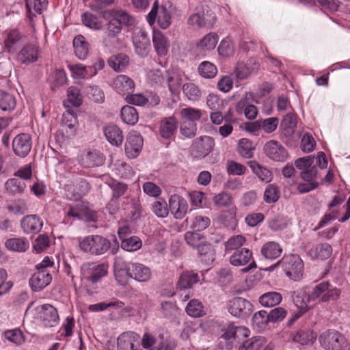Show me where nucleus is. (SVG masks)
I'll return each instance as SVG.
<instances>
[{
  "label": "nucleus",
  "instance_id": "1",
  "mask_svg": "<svg viewBox=\"0 0 350 350\" xmlns=\"http://www.w3.org/2000/svg\"><path fill=\"white\" fill-rule=\"evenodd\" d=\"M114 245H112L111 241L107 238L100 235H90L84 237L79 241V245L80 249L84 252L92 255L100 256L105 254L110 250L112 255L117 254L119 250V243L115 237Z\"/></svg>",
  "mask_w": 350,
  "mask_h": 350
},
{
  "label": "nucleus",
  "instance_id": "2",
  "mask_svg": "<svg viewBox=\"0 0 350 350\" xmlns=\"http://www.w3.org/2000/svg\"><path fill=\"white\" fill-rule=\"evenodd\" d=\"M281 266L285 274L289 278L297 281L303 275L304 262L297 254L285 255L278 261L274 267Z\"/></svg>",
  "mask_w": 350,
  "mask_h": 350
},
{
  "label": "nucleus",
  "instance_id": "3",
  "mask_svg": "<svg viewBox=\"0 0 350 350\" xmlns=\"http://www.w3.org/2000/svg\"><path fill=\"white\" fill-rule=\"evenodd\" d=\"M319 340L325 350H345L349 345L346 337L336 329H328L323 332Z\"/></svg>",
  "mask_w": 350,
  "mask_h": 350
},
{
  "label": "nucleus",
  "instance_id": "4",
  "mask_svg": "<svg viewBox=\"0 0 350 350\" xmlns=\"http://www.w3.org/2000/svg\"><path fill=\"white\" fill-rule=\"evenodd\" d=\"M172 10L173 5L170 1L163 3L160 10H159L158 1H154L150 12L148 14L149 24H154L157 17V23L159 27L163 29H167L171 24V12Z\"/></svg>",
  "mask_w": 350,
  "mask_h": 350
},
{
  "label": "nucleus",
  "instance_id": "5",
  "mask_svg": "<svg viewBox=\"0 0 350 350\" xmlns=\"http://www.w3.org/2000/svg\"><path fill=\"white\" fill-rule=\"evenodd\" d=\"M340 295V291L333 288L327 282H322L316 285L310 293L308 294L307 301H315L321 297L322 302L336 300Z\"/></svg>",
  "mask_w": 350,
  "mask_h": 350
},
{
  "label": "nucleus",
  "instance_id": "6",
  "mask_svg": "<svg viewBox=\"0 0 350 350\" xmlns=\"http://www.w3.org/2000/svg\"><path fill=\"white\" fill-rule=\"evenodd\" d=\"M108 268L109 266L106 263L85 262L81 266V275L85 280L92 283H97L101 278L107 275Z\"/></svg>",
  "mask_w": 350,
  "mask_h": 350
},
{
  "label": "nucleus",
  "instance_id": "7",
  "mask_svg": "<svg viewBox=\"0 0 350 350\" xmlns=\"http://www.w3.org/2000/svg\"><path fill=\"white\" fill-rule=\"evenodd\" d=\"M215 146V140L212 137L204 135L193 141L190 147L191 155L197 159H202L208 155Z\"/></svg>",
  "mask_w": 350,
  "mask_h": 350
},
{
  "label": "nucleus",
  "instance_id": "8",
  "mask_svg": "<svg viewBox=\"0 0 350 350\" xmlns=\"http://www.w3.org/2000/svg\"><path fill=\"white\" fill-rule=\"evenodd\" d=\"M228 312L234 317L238 318H246L249 317L254 310L252 304L245 298L235 297L228 302Z\"/></svg>",
  "mask_w": 350,
  "mask_h": 350
},
{
  "label": "nucleus",
  "instance_id": "9",
  "mask_svg": "<svg viewBox=\"0 0 350 350\" xmlns=\"http://www.w3.org/2000/svg\"><path fill=\"white\" fill-rule=\"evenodd\" d=\"M66 217H72L76 219H88L94 221L96 217L95 213L90 211L87 206V203L76 200L73 204H69L66 206Z\"/></svg>",
  "mask_w": 350,
  "mask_h": 350
},
{
  "label": "nucleus",
  "instance_id": "10",
  "mask_svg": "<svg viewBox=\"0 0 350 350\" xmlns=\"http://www.w3.org/2000/svg\"><path fill=\"white\" fill-rule=\"evenodd\" d=\"M263 152L268 158L275 161L283 162L288 157L285 147L275 140L266 142L263 146Z\"/></svg>",
  "mask_w": 350,
  "mask_h": 350
},
{
  "label": "nucleus",
  "instance_id": "11",
  "mask_svg": "<svg viewBox=\"0 0 350 350\" xmlns=\"http://www.w3.org/2000/svg\"><path fill=\"white\" fill-rule=\"evenodd\" d=\"M12 145L14 154L24 158L28 155L31 149V137L27 133L18 134L12 140Z\"/></svg>",
  "mask_w": 350,
  "mask_h": 350
},
{
  "label": "nucleus",
  "instance_id": "12",
  "mask_svg": "<svg viewBox=\"0 0 350 350\" xmlns=\"http://www.w3.org/2000/svg\"><path fill=\"white\" fill-rule=\"evenodd\" d=\"M169 209L175 219H182L188 211L187 202L179 195H172L169 199Z\"/></svg>",
  "mask_w": 350,
  "mask_h": 350
},
{
  "label": "nucleus",
  "instance_id": "13",
  "mask_svg": "<svg viewBox=\"0 0 350 350\" xmlns=\"http://www.w3.org/2000/svg\"><path fill=\"white\" fill-rule=\"evenodd\" d=\"M143 137L137 133H130L125 143V152L129 158H135L139 154L143 146Z\"/></svg>",
  "mask_w": 350,
  "mask_h": 350
},
{
  "label": "nucleus",
  "instance_id": "14",
  "mask_svg": "<svg viewBox=\"0 0 350 350\" xmlns=\"http://www.w3.org/2000/svg\"><path fill=\"white\" fill-rule=\"evenodd\" d=\"M215 15L210 11H206V12L193 14L189 17L187 23L193 28H202L212 26L215 23Z\"/></svg>",
  "mask_w": 350,
  "mask_h": 350
},
{
  "label": "nucleus",
  "instance_id": "15",
  "mask_svg": "<svg viewBox=\"0 0 350 350\" xmlns=\"http://www.w3.org/2000/svg\"><path fill=\"white\" fill-rule=\"evenodd\" d=\"M128 278L139 282H148L152 277V271L149 267L139 262H132Z\"/></svg>",
  "mask_w": 350,
  "mask_h": 350
},
{
  "label": "nucleus",
  "instance_id": "16",
  "mask_svg": "<svg viewBox=\"0 0 350 350\" xmlns=\"http://www.w3.org/2000/svg\"><path fill=\"white\" fill-rule=\"evenodd\" d=\"M43 226L42 219L37 215H28L21 220V227L26 234L38 233Z\"/></svg>",
  "mask_w": 350,
  "mask_h": 350
},
{
  "label": "nucleus",
  "instance_id": "17",
  "mask_svg": "<svg viewBox=\"0 0 350 350\" xmlns=\"http://www.w3.org/2000/svg\"><path fill=\"white\" fill-rule=\"evenodd\" d=\"M104 162L103 154L97 150H92L83 153L80 159L81 165L86 168L100 166Z\"/></svg>",
  "mask_w": 350,
  "mask_h": 350
},
{
  "label": "nucleus",
  "instance_id": "18",
  "mask_svg": "<svg viewBox=\"0 0 350 350\" xmlns=\"http://www.w3.org/2000/svg\"><path fill=\"white\" fill-rule=\"evenodd\" d=\"M51 280V274L46 270H40L31 277L29 285L33 291H40L47 286Z\"/></svg>",
  "mask_w": 350,
  "mask_h": 350
},
{
  "label": "nucleus",
  "instance_id": "19",
  "mask_svg": "<svg viewBox=\"0 0 350 350\" xmlns=\"http://www.w3.org/2000/svg\"><path fill=\"white\" fill-rule=\"evenodd\" d=\"M113 88L119 94L129 95L134 92L135 83L126 75H118L113 81Z\"/></svg>",
  "mask_w": 350,
  "mask_h": 350
},
{
  "label": "nucleus",
  "instance_id": "20",
  "mask_svg": "<svg viewBox=\"0 0 350 350\" xmlns=\"http://www.w3.org/2000/svg\"><path fill=\"white\" fill-rule=\"evenodd\" d=\"M131 263L125 260L121 256H116L114 258L113 269L116 278L118 282H123L128 279L131 270Z\"/></svg>",
  "mask_w": 350,
  "mask_h": 350
},
{
  "label": "nucleus",
  "instance_id": "21",
  "mask_svg": "<svg viewBox=\"0 0 350 350\" xmlns=\"http://www.w3.org/2000/svg\"><path fill=\"white\" fill-rule=\"evenodd\" d=\"M177 127L178 122L175 118H165L160 122L159 135L163 139H170L174 137Z\"/></svg>",
  "mask_w": 350,
  "mask_h": 350
},
{
  "label": "nucleus",
  "instance_id": "22",
  "mask_svg": "<svg viewBox=\"0 0 350 350\" xmlns=\"http://www.w3.org/2000/svg\"><path fill=\"white\" fill-rule=\"evenodd\" d=\"M139 338L140 336L135 332H124L118 338V349L137 350L135 349L134 342H138Z\"/></svg>",
  "mask_w": 350,
  "mask_h": 350
},
{
  "label": "nucleus",
  "instance_id": "23",
  "mask_svg": "<svg viewBox=\"0 0 350 350\" xmlns=\"http://www.w3.org/2000/svg\"><path fill=\"white\" fill-rule=\"evenodd\" d=\"M41 318L46 327L56 325L59 319L57 309L51 304L42 306Z\"/></svg>",
  "mask_w": 350,
  "mask_h": 350
},
{
  "label": "nucleus",
  "instance_id": "24",
  "mask_svg": "<svg viewBox=\"0 0 350 350\" xmlns=\"http://www.w3.org/2000/svg\"><path fill=\"white\" fill-rule=\"evenodd\" d=\"M252 252L247 248L236 250L229 258L230 263L234 266H244L252 260Z\"/></svg>",
  "mask_w": 350,
  "mask_h": 350
},
{
  "label": "nucleus",
  "instance_id": "25",
  "mask_svg": "<svg viewBox=\"0 0 350 350\" xmlns=\"http://www.w3.org/2000/svg\"><path fill=\"white\" fill-rule=\"evenodd\" d=\"M200 281L198 274L193 271H183L178 280L176 288L179 290H185L192 286Z\"/></svg>",
  "mask_w": 350,
  "mask_h": 350
},
{
  "label": "nucleus",
  "instance_id": "26",
  "mask_svg": "<svg viewBox=\"0 0 350 350\" xmlns=\"http://www.w3.org/2000/svg\"><path fill=\"white\" fill-rule=\"evenodd\" d=\"M105 136L107 141L112 145L118 146L123 142L122 131L115 124H109L103 129Z\"/></svg>",
  "mask_w": 350,
  "mask_h": 350
},
{
  "label": "nucleus",
  "instance_id": "27",
  "mask_svg": "<svg viewBox=\"0 0 350 350\" xmlns=\"http://www.w3.org/2000/svg\"><path fill=\"white\" fill-rule=\"evenodd\" d=\"M332 253V246L327 243H319L316 245H314L308 251V255L312 259H327L331 256Z\"/></svg>",
  "mask_w": 350,
  "mask_h": 350
},
{
  "label": "nucleus",
  "instance_id": "28",
  "mask_svg": "<svg viewBox=\"0 0 350 350\" xmlns=\"http://www.w3.org/2000/svg\"><path fill=\"white\" fill-rule=\"evenodd\" d=\"M38 53L36 45H24L18 54V59L23 64L33 62L38 59Z\"/></svg>",
  "mask_w": 350,
  "mask_h": 350
},
{
  "label": "nucleus",
  "instance_id": "29",
  "mask_svg": "<svg viewBox=\"0 0 350 350\" xmlns=\"http://www.w3.org/2000/svg\"><path fill=\"white\" fill-rule=\"evenodd\" d=\"M201 261L207 265L211 264L215 259V252L211 243L206 240L197 249Z\"/></svg>",
  "mask_w": 350,
  "mask_h": 350
},
{
  "label": "nucleus",
  "instance_id": "30",
  "mask_svg": "<svg viewBox=\"0 0 350 350\" xmlns=\"http://www.w3.org/2000/svg\"><path fill=\"white\" fill-rule=\"evenodd\" d=\"M282 252V247L275 241L265 243L260 250L261 254L267 259H275L281 255Z\"/></svg>",
  "mask_w": 350,
  "mask_h": 350
},
{
  "label": "nucleus",
  "instance_id": "31",
  "mask_svg": "<svg viewBox=\"0 0 350 350\" xmlns=\"http://www.w3.org/2000/svg\"><path fill=\"white\" fill-rule=\"evenodd\" d=\"M82 104V96L77 87L70 86L67 90V99L64 101V106L68 109L70 107H79Z\"/></svg>",
  "mask_w": 350,
  "mask_h": 350
},
{
  "label": "nucleus",
  "instance_id": "32",
  "mask_svg": "<svg viewBox=\"0 0 350 350\" xmlns=\"http://www.w3.org/2000/svg\"><path fill=\"white\" fill-rule=\"evenodd\" d=\"M5 245L10 251L24 252L29 248V243L26 238H11L5 241Z\"/></svg>",
  "mask_w": 350,
  "mask_h": 350
},
{
  "label": "nucleus",
  "instance_id": "33",
  "mask_svg": "<svg viewBox=\"0 0 350 350\" xmlns=\"http://www.w3.org/2000/svg\"><path fill=\"white\" fill-rule=\"evenodd\" d=\"M109 14L117 21L120 25L129 26L134 23V18L126 10L113 9L109 11Z\"/></svg>",
  "mask_w": 350,
  "mask_h": 350
},
{
  "label": "nucleus",
  "instance_id": "34",
  "mask_svg": "<svg viewBox=\"0 0 350 350\" xmlns=\"http://www.w3.org/2000/svg\"><path fill=\"white\" fill-rule=\"evenodd\" d=\"M282 300L280 293L270 291L262 294L259 297V303L264 307L271 308L278 305Z\"/></svg>",
  "mask_w": 350,
  "mask_h": 350
},
{
  "label": "nucleus",
  "instance_id": "35",
  "mask_svg": "<svg viewBox=\"0 0 350 350\" xmlns=\"http://www.w3.org/2000/svg\"><path fill=\"white\" fill-rule=\"evenodd\" d=\"M252 325L258 332L264 330L270 323L268 312L264 310L254 313L252 319Z\"/></svg>",
  "mask_w": 350,
  "mask_h": 350
},
{
  "label": "nucleus",
  "instance_id": "36",
  "mask_svg": "<svg viewBox=\"0 0 350 350\" xmlns=\"http://www.w3.org/2000/svg\"><path fill=\"white\" fill-rule=\"evenodd\" d=\"M186 221L190 224V227L194 231L200 232L207 228L211 224V219L208 217L196 215L193 217H187Z\"/></svg>",
  "mask_w": 350,
  "mask_h": 350
},
{
  "label": "nucleus",
  "instance_id": "37",
  "mask_svg": "<svg viewBox=\"0 0 350 350\" xmlns=\"http://www.w3.org/2000/svg\"><path fill=\"white\" fill-rule=\"evenodd\" d=\"M266 343V338L261 336H254L245 340L239 350H260Z\"/></svg>",
  "mask_w": 350,
  "mask_h": 350
},
{
  "label": "nucleus",
  "instance_id": "38",
  "mask_svg": "<svg viewBox=\"0 0 350 350\" xmlns=\"http://www.w3.org/2000/svg\"><path fill=\"white\" fill-rule=\"evenodd\" d=\"M248 165L252 172L256 174L261 180L267 183L271 180L272 172L267 168L261 166L256 161H250L248 162Z\"/></svg>",
  "mask_w": 350,
  "mask_h": 350
},
{
  "label": "nucleus",
  "instance_id": "39",
  "mask_svg": "<svg viewBox=\"0 0 350 350\" xmlns=\"http://www.w3.org/2000/svg\"><path fill=\"white\" fill-rule=\"evenodd\" d=\"M120 116L122 121L130 125L135 124L139 120L137 110L135 107L129 105H125L122 108Z\"/></svg>",
  "mask_w": 350,
  "mask_h": 350
},
{
  "label": "nucleus",
  "instance_id": "40",
  "mask_svg": "<svg viewBox=\"0 0 350 350\" xmlns=\"http://www.w3.org/2000/svg\"><path fill=\"white\" fill-rule=\"evenodd\" d=\"M182 89L184 95L191 101H198L202 97V91L195 83H186L183 85Z\"/></svg>",
  "mask_w": 350,
  "mask_h": 350
},
{
  "label": "nucleus",
  "instance_id": "41",
  "mask_svg": "<svg viewBox=\"0 0 350 350\" xmlns=\"http://www.w3.org/2000/svg\"><path fill=\"white\" fill-rule=\"evenodd\" d=\"M16 104L15 97L10 93L0 90V109L3 111H12Z\"/></svg>",
  "mask_w": 350,
  "mask_h": 350
},
{
  "label": "nucleus",
  "instance_id": "42",
  "mask_svg": "<svg viewBox=\"0 0 350 350\" xmlns=\"http://www.w3.org/2000/svg\"><path fill=\"white\" fill-rule=\"evenodd\" d=\"M237 111L239 113L243 112L245 117L249 120H254L256 118L258 110L255 105L247 104L246 100H241L237 105Z\"/></svg>",
  "mask_w": 350,
  "mask_h": 350
},
{
  "label": "nucleus",
  "instance_id": "43",
  "mask_svg": "<svg viewBox=\"0 0 350 350\" xmlns=\"http://www.w3.org/2000/svg\"><path fill=\"white\" fill-rule=\"evenodd\" d=\"M255 147L251 140L243 138L241 139L238 144V152L243 157L250 159L253 157Z\"/></svg>",
  "mask_w": 350,
  "mask_h": 350
},
{
  "label": "nucleus",
  "instance_id": "44",
  "mask_svg": "<svg viewBox=\"0 0 350 350\" xmlns=\"http://www.w3.org/2000/svg\"><path fill=\"white\" fill-rule=\"evenodd\" d=\"M6 190L12 195L23 193L26 185L23 180L16 178L8 179L5 184Z\"/></svg>",
  "mask_w": 350,
  "mask_h": 350
},
{
  "label": "nucleus",
  "instance_id": "45",
  "mask_svg": "<svg viewBox=\"0 0 350 350\" xmlns=\"http://www.w3.org/2000/svg\"><path fill=\"white\" fill-rule=\"evenodd\" d=\"M185 240L190 247L197 249L205 241L206 237L196 231H188L185 234Z\"/></svg>",
  "mask_w": 350,
  "mask_h": 350
},
{
  "label": "nucleus",
  "instance_id": "46",
  "mask_svg": "<svg viewBox=\"0 0 350 350\" xmlns=\"http://www.w3.org/2000/svg\"><path fill=\"white\" fill-rule=\"evenodd\" d=\"M129 62V57L122 53L111 56L108 61L109 66L113 68L115 71H121L128 65Z\"/></svg>",
  "mask_w": 350,
  "mask_h": 350
},
{
  "label": "nucleus",
  "instance_id": "47",
  "mask_svg": "<svg viewBox=\"0 0 350 350\" xmlns=\"http://www.w3.org/2000/svg\"><path fill=\"white\" fill-rule=\"evenodd\" d=\"M167 74V83L169 90L172 94L179 93L180 88L182 84V78L180 75L175 72L170 73L169 71L166 72Z\"/></svg>",
  "mask_w": 350,
  "mask_h": 350
},
{
  "label": "nucleus",
  "instance_id": "48",
  "mask_svg": "<svg viewBox=\"0 0 350 350\" xmlns=\"http://www.w3.org/2000/svg\"><path fill=\"white\" fill-rule=\"evenodd\" d=\"M314 339L313 332L310 329H299L293 338L294 342L301 345H306L310 342H312Z\"/></svg>",
  "mask_w": 350,
  "mask_h": 350
},
{
  "label": "nucleus",
  "instance_id": "49",
  "mask_svg": "<svg viewBox=\"0 0 350 350\" xmlns=\"http://www.w3.org/2000/svg\"><path fill=\"white\" fill-rule=\"evenodd\" d=\"M198 72L200 75L206 79L214 78L217 73V67L209 62H203L198 66Z\"/></svg>",
  "mask_w": 350,
  "mask_h": 350
},
{
  "label": "nucleus",
  "instance_id": "50",
  "mask_svg": "<svg viewBox=\"0 0 350 350\" xmlns=\"http://www.w3.org/2000/svg\"><path fill=\"white\" fill-rule=\"evenodd\" d=\"M6 208L10 213L22 215L27 211L28 207L25 200L18 198L9 202Z\"/></svg>",
  "mask_w": 350,
  "mask_h": 350
},
{
  "label": "nucleus",
  "instance_id": "51",
  "mask_svg": "<svg viewBox=\"0 0 350 350\" xmlns=\"http://www.w3.org/2000/svg\"><path fill=\"white\" fill-rule=\"evenodd\" d=\"M83 24L93 29H100L103 27L102 22L94 14L90 12H85L81 15Z\"/></svg>",
  "mask_w": 350,
  "mask_h": 350
},
{
  "label": "nucleus",
  "instance_id": "52",
  "mask_svg": "<svg viewBox=\"0 0 350 350\" xmlns=\"http://www.w3.org/2000/svg\"><path fill=\"white\" fill-rule=\"evenodd\" d=\"M88 97L95 103H102L105 100L103 91L97 85H89L85 88Z\"/></svg>",
  "mask_w": 350,
  "mask_h": 350
},
{
  "label": "nucleus",
  "instance_id": "53",
  "mask_svg": "<svg viewBox=\"0 0 350 350\" xmlns=\"http://www.w3.org/2000/svg\"><path fill=\"white\" fill-rule=\"evenodd\" d=\"M142 246V240L137 236H131L126 239H124L121 243L122 250L127 252H134L140 249Z\"/></svg>",
  "mask_w": 350,
  "mask_h": 350
},
{
  "label": "nucleus",
  "instance_id": "54",
  "mask_svg": "<svg viewBox=\"0 0 350 350\" xmlns=\"http://www.w3.org/2000/svg\"><path fill=\"white\" fill-rule=\"evenodd\" d=\"M185 310L188 315L193 317H200L204 314L202 303L196 299H191L187 304Z\"/></svg>",
  "mask_w": 350,
  "mask_h": 350
},
{
  "label": "nucleus",
  "instance_id": "55",
  "mask_svg": "<svg viewBox=\"0 0 350 350\" xmlns=\"http://www.w3.org/2000/svg\"><path fill=\"white\" fill-rule=\"evenodd\" d=\"M152 211L158 217L165 218L168 215L169 213V205L164 200H159L152 203L151 207Z\"/></svg>",
  "mask_w": 350,
  "mask_h": 350
},
{
  "label": "nucleus",
  "instance_id": "56",
  "mask_svg": "<svg viewBox=\"0 0 350 350\" xmlns=\"http://www.w3.org/2000/svg\"><path fill=\"white\" fill-rule=\"evenodd\" d=\"M3 336L5 339L16 345H21L25 341L23 333L19 328L5 330Z\"/></svg>",
  "mask_w": 350,
  "mask_h": 350
},
{
  "label": "nucleus",
  "instance_id": "57",
  "mask_svg": "<svg viewBox=\"0 0 350 350\" xmlns=\"http://www.w3.org/2000/svg\"><path fill=\"white\" fill-rule=\"evenodd\" d=\"M280 196V192L277 186L269 185L264 192V200L267 204L276 202Z\"/></svg>",
  "mask_w": 350,
  "mask_h": 350
},
{
  "label": "nucleus",
  "instance_id": "58",
  "mask_svg": "<svg viewBox=\"0 0 350 350\" xmlns=\"http://www.w3.org/2000/svg\"><path fill=\"white\" fill-rule=\"evenodd\" d=\"M75 187L77 191L72 194V198L75 200L80 199L82 196L86 195L91 189L90 183L84 178L77 180Z\"/></svg>",
  "mask_w": 350,
  "mask_h": 350
},
{
  "label": "nucleus",
  "instance_id": "59",
  "mask_svg": "<svg viewBox=\"0 0 350 350\" xmlns=\"http://www.w3.org/2000/svg\"><path fill=\"white\" fill-rule=\"evenodd\" d=\"M308 295L305 291H297L293 295V300L298 310L306 312L308 309V304L310 301H307Z\"/></svg>",
  "mask_w": 350,
  "mask_h": 350
},
{
  "label": "nucleus",
  "instance_id": "60",
  "mask_svg": "<svg viewBox=\"0 0 350 350\" xmlns=\"http://www.w3.org/2000/svg\"><path fill=\"white\" fill-rule=\"evenodd\" d=\"M180 115L183 118L188 120L189 122H193L200 119L202 113L200 109L187 107L181 109Z\"/></svg>",
  "mask_w": 350,
  "mask_h": 350
},
{
  "label": "nucleus",
  "instance_id": "61",
  "mask_svg": "<svg viewBox=\"0 0 350 350\" xmlns=\"http://www.w3.org/2000/svg\"><path fill=\"white\" fill-rule=\"evenodd\" d=\"M110 188L113 191L112 200H118L122 196L128 189L126 184L113 180L109 185Z\"/></svg>",
  "mask_w": 350,
  "mask_h": 350
},
{
  "label": "nucleus",
  "instance_id": "62",
  "mask_svg": "<svg viewBox=\"0 0 350 350\" xmlns=\"http://www.w3.org/2000/svg\"><path fill=\"white\" fill-rule=\"evenodd\" d=\"M26 37L17 29H11L5 32L4 44H16L25 42Z\"/></svg>",
  "mask_w": 350,
  "mask_h": 350
},
{
  "label": "nucleus",
  "instance_id": "63",
  "mask_svg": "<svg viewBox=\"0 0 350 350\" xmlns=\"http://www.w3.org/2000/svg\"><path fill=\"white\" fill-rule=\"evenodd\" d=\"M77 114L72 109H67L66 113H64L62 118L63 126L68 128L70 130L74 129L77 122Z\"/></svg>",
  "mask_w": 350,
  "mask_h": 350
},
{
  "label": "nucleus",
  "instance_id": "64",
  "mask_svg": "<svg viewBox=\"0 0 350 350\" xmlns=\"http://www.w3.org/2000/svg\"><path fill=\"white\" fill-rule=\"evenodd\" d=\"M213 202L218 206L228 207L232 204V198L227 192H221L214 196Z\"/></svg>",
  "mask_w": 350,
  "mask_h": 350
}]
</instances>
